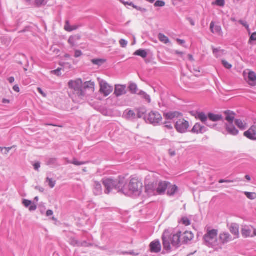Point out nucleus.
<instances>
[{
    "mask_svg": "<svg viewBox=\"0 0 256 256\" xmlns=\"http://www.w3.org/2000/svg\"><path fill=\"white\" fill-rule=\"evenodd\" d=\"M142 188L143 184L142 180L138 178H130L128 184H122L120 192L127 196H138L142 193Z\"/></svg>",
    "mask_w": 256,
    "mask_h": 256,
    "instance_id": "f257e3e1",
    "label": "nucleus"
},
{
    "mask_svg": "<svg viewBox=\"0 0 256 256\" xmlns=\"http://www.w3.org/2000/svg\"><path fill=\"white\" fill-rule=\"evenodd\" d=\"M68 85L70 90V96L73 101L78 102L84 100L86 93L82 89L83 82L80 78L70 80Z\"/></svg>",
    "mask_w": 256,
    "mask_h": 256,
    "instance_id": "f03ea898",
    "label": "nucleus"
},
{
    "mask_svg": "<svg viewBox=\"0 0 256 256\" xmlns=\"http://www.w3.org/2000/svg\"><path fill=\"white\" fill-rule=\"evenodd\" d=\"M179 238L178 231L172 232L170 230H164L162 236L164 249L170 252L172 250L171 246L178 248L180 246Z\"/></svg>",
    "mask_w": 256,
    "mask_h": 256,
    "instance_id": "7ed1b4c3",
    "label": "nucleus"
},
{
    "mask_svg": "<svg viewBox=\"0 0 256 256\" xmlns=\"http://www.w3.org/2000/svg\"><path fill=\"white\" fill-rule=\"evenodd\" d=\"M218 234V230H210L208 228L207 230L206 234L204 236V240L212 247L218 246L219 244L217 240Z\"/></svg>",
    "mask_w": 256,
    "mask_h": 256,
    "instance_id": "20e7f679",
    "label": "nucleus"
},
{
    "mask_svg": "<svg viewBox=\"0 0 256 256\" xmlns=\"http://www.w3.org/2000/svg\"><path fill=\"white\" fill-rule=\"evenodd\" d=\"M102 184L106 188V193L109 194L112 190L116 189L120 192L122 186V183L120 181L115 180L112 179H106L102 181Z\"/></svg>",
    "mask_w": 256,
    "mask_h": 256,
    "instance_id": "39448f33",
    "label": "nucleus"
},
{
    "mask_svg": "<svg viewBox=\"0 0 256 256\" xmlns=\"http://www.w3.org/2000/svg\"><path fill=\"white\" fill-rule=\"evenodd\" d=\"M100 92L104 96H108L113 92V88L105 81L101 80L100 83Z\"/></svg>",
    "mask_w": 256,
    "mask_h": 256,
    "instance_id": "423d86ee",
    "label": "nucleus"
},
{
    "mask_svg": "<svg viewBox=\"0 0 256 256\" xmlns=\"http://www.w3.org/2000/svg\"><path fill=\"white\" fill-rule=\"evenodd\" d=\"M178 234L180 246L182 244H188L194 238V234L192 232L188 230H186L184 232L178 231Z\"/></svg>",
    "mask_w": 256,
    "mask_h": 256,
    "instance_id": "0eeeda50",
    "label": "nucleus"
},
{
    "mask_svg": "<svg viewBox=\"0 0 256 256\" xmlns=\"http://www.w3.org/2000/svg\"><path fill=\"white\" fill-rule=\"evenodd\" d=\"M242 234L244 238H252L256 236V228L251 226H244L242 229Z\"/></svg>",
    "mask_w": 256,
    "mask_h": 256,
    "instance_id": "6e6552de",
    "label": "nucleus"
},
{
    "mask_svg": "<svg viewBox=\"0 0 256 256\" xmlns=\"http://www.w3.org/2000/svg\"><path fill=\"white\" fill-rule=\"evenodd\" d=\"M147 120L151 124H158L162 120V118L158 112L152 111L149 113Z\"/></svg>",
    "mask_w": 256,
    "mask_h": 256,
    "instance_id": "1a4fd4ad",
    "label": "nucleus"
},
{
    "mask_svg": "<svg viewBox=\"0 0 256 256\" xmlns=\"http://www.w3.org/2000/svg\"><path fill=\"white\" fill-rule=\"evenodd\" d=\"M189 126L188 122L184 120L180 119L178 120L176 124L175 128L176 130L180 133L185 132Z\"/></svg>",
    "mask_w": 256,
    "mask_h": 256,
    "instance_id": "9d476101",
    "label": "nucleus"
},
{
    "mask_svg": "<svg viewBox=\"0 0 256 256\" xmlns=\"http://www.w3.org/2000/svg\"><path fill=\"white\" fill-rule=\"evenodd\" d=\"M145 192L148 196H152L158 195L156 190V184L149 183L145 186Z\"/></svg>",
    "mask_w": 256,
    "mask_h": 256,
    "instance_id": "9b49d317",
    "label": "nucleus"
},
{
    "mask_svg": "<svg viewBox=\"0 0 256 256\" xmlns=\"http://www.w3.org/2000/svg\"><path fill=\"white\" fill-rule=\"evenodd\" d=\"M126 85L116 84L114 88V94L116 97L126 94Z\"/></svg>",
    "mask_w": 256,
    "mask_h": 256,
    "instance_id": "f8f14e48",
    "label": "nucleus"
},
{
    "mask_svg": "<svg viewBox=\"0 0 256 256\" xmlns=\"http://www.w3.org/2000/svg\"><path fill=\"white\" fill-rule=\"evenodd\" d=\"M244 136L252 140H256V126H252L244 133Z\"/></svg>",
    "mask_w": 256,
    "mask_h": 256,
    "instance_id": "ddd939ff",
    "label": "nucleus"
},
{
    "mask_svg": "<svg viewBox=\"0 0 256 256\" xmlns=\"http://www.w3.org/2000/svg\"><path fill=\"white\" fill-rule=\"evenodd\" d=\"M169 184L170 183L166 182H160L158 183V186H156V190L158 195L164 194L166 190L168 188Z\"/></svg>",
    "mask_w": 256,
    "mask_h": 256,
    "instance_id": "4468645a",
    "label": "nucleus"
},
{
    "mask_svg": "<svg viewBox=\"0 0 256 256\" xmlns=\"http://www.w3.org/2000/svg\"><path fill=\"white\" fill-rule=\"evenodd\" d=\"M224 127L227 133L230 135L236 136L239 133V131L234 125V123L226 124Z\"/></svg>",
    "mask_w": 256,
    "mask_h": 256,
    "instance_id": "2eb2a0df",
    "label": "nucleus"
},
{
    "mask_svg": "<svg viewBox=\"0 0 256 256\" xmlns=\"http://www.w3.org/2000/svg\"><path fill=\"white\" fill-rule=\"evenodd\" d=\"M225 116V120L228 123H234V122L236 114L230 110H226L223 112Z\"/></svg>",
    "mask_w": 256,
    "mask_h": 256,
    "instance_id": "dca6fc26",
    "label": "nucleus"
},
{
    "mask_svg": "<svg viewBox=\"0 0 256 256\" xmlns=\"http://www.w3.org/2000/svg\"><path fill=\"white\" fill-rule=\"evenodd\" d=\"M150 252H152L158 253L162 249L159 240L152 242L150 245Z\"/></svg>",
    "mask_w": 256,
    "mask_h": 256,
    "instance_id": "f3484780",
    "label": "nucleus"
},
{
    "mask_svg": "<svg viewBox=\"0 0 256 256\" xmlns=\"http://www.w3.org/2000/svg\"><path fill=\"white\" fill-rule=\"evenodd\" d=\"M181 116V114L178 112H168L164 114V118L166 120H172L174 118H178Z\"/></svg>",
    "mask_w": 256,
    "mask_h": 256,
    "instance_id": "a211bd4d",
    "label": "nucleus"
},
{
    "mask_svg": "<svg viewBox=\"0 0 256 256\" xmlns=\"http://www.w3.org/2000/svg\"><path fill=\"white\" fill-rule=\"evenodd\" d=\"M220 242L224 244L232 240L230 235L226 232H222L220 234L219 236Z\"/></svg>",
    "mask_w": 256,
    "mask_h": 256,
    "instance_id": "6ab92c4d",
    "label": "nucleus"
},
{
    "mask_svg": "<svg viewBox=\"0 0 256 256\" xmlns=\"http://www.w3.org/2000/svg\"><path fill=\"white\" fill-rule=\"evenodd\" d=\"M248 82L250 85L254 86L256 84V74L252 71H250L248 74Z\"/></svg>",
    "mask_w": 256,
    "mask_h": 256,
    "instance_id": "aec40b11",
    "label": "nucleus"
},
{
    "mask_svg": "<svg viewBox=\"0 0 256 256\" xmlns=\"http://www.w3.org/2000/svg\"><path fill=\"white\" fill-rule=\"evenodd\" d=\"M205 131V128L199 124H196L192 129V132L196 134H202Z\"/></svg>",
    "mask_w": 256,
    "mask_h": 256,
    "instance_id": "412c9836",
    "label": "nucleus"
},
{
    "mask_svg": "<svg viewBox=\"0 0 256 256\" xmlns=\"http://www.w3.org/2000/svg\"><path fill=\"white\" fill-rule=\"evenodd\" d=\"M83 90H86L87 89L91 90L92 92H94L95 90V84L94 82L91 81L86 82L83 83Z\"/></svg>",
    "mask_w": 256,
    "mask_h": 256,
    "instance_id": "4be33fe9",
    "label": "nucleus"
},
{
    "mask_svg": "<svg viewBox=\"0 0 256 256\" xmlns=\"http://www.w3.org/2000/svg\"><path fill=\"white\" fill-rule=\"evenodd\" d=\"M234 122L240 130H244L248 127L247 124L240 119H236Z\"/></svg>",
    "mask_w": 256,
    "mask_h": 256,
    "instance_id": "5701e85b",
    "label": "nucleus"
},
{
    "mask_svg": "<svg viewBox=\"0 0 256 256\" xmlns=\"http://www.w3.org/2000/svg\"><path fill=\"white\" fill-rule=\"evenodd\" d=\"M208 118L212 122H218L222 120V116L221 114L212 113H209L208 114Z\"/></svg>",
    "mask_w": 256,
    "mask_h": 256,
    "instance_id": "b1692460",
    "label": "nucleus"
},
{
    "mask_svg": "<svg viewBox=\"0 0 256 256\" xmlns=\"http://www.w3.org/2000/svg\"><path fill=\"white\" fill-rule=\"evenodd\" d=\"M167 188V194L170 196L174 195L178 190V188L176 185H172L169 186H168Z\"/></svg>",
    "mask_w": 256,
    "mask_h": 256,
    "instance_id": "393cba45",
    "label": "nucleus"
},
{
    "mask_svg": "<svg viewBox=\"0 0 256 256\" xmlns=\"http://www.w3.org/2000/svg\"><path fill=\"white\" fill-rule=\"evenodd\" d=\"M210 28L212 33L220 34L222 32V28L220 26H214V22L210 23Z\"/></svg>",
    "mask_w": 256,
    "mask_h": 256,
    "instance_id": "a878e982",
    "label": "nucleus"
},
{
    "mask_svg": "<svg viewBox=\"0 0 256 256\" xmlns=\"http://www.w3.org/2000/svg\"><path fill=\"white\" fill-rule=\"evenodd\" d=\"M230 232L234 235V238H238L239 236L238 228L236 226H232L230 228Z\"/></svg>",
    "mask_w": 256,
    "mask_h": 256,
    "instance_id": "bb28decb",
    "label": "nucleus"
},
{
    "mask_svg": "<svg viewBox=\"0 0 256 256\" xmlns=\"http://www.w3.org/2000/svg\"><path fill=\"white\" fill-rule=\"evenodd\" d=\"M179 222L186 226H189L191 224V221L190 219L186 216H183L182 218Z\"/></svg>",
    "mask_w": 256,
    "mask_h": 256,
    "instance_id": "cd10ccee",
    "label": "nucleus"
},
{
    "mask_svg": "<svg viewBox=\"0 0 256 256\" xmlns=\"http://www.w3.org/2000/svg\"><path fill=\"white\" fill-rule=\"evenodd\" d=\"M158 38L159 40L161 42H162L165 44H168V42H170L169 38L166 36L164 35V34H160L158 36Z\"/></svg>",
    "mask_w": 256,
    "mask_h": 256,
    "instance_id": "c85d7f7f",
    "label": "nucleus"
},
{
    "mask_svg": "<svg viewBox=\"0 0 256 256\" xmlns=\"http://www.w3.org/2000/svg\"><path fill=\"white\" fill-rule=\"evenodd\" d=\"M64 29L67 32H72L74 30L76 29V26H72L70 25V22L68 21H66L64 27Z\"/></svg>",
    "mask_w": 256,
    "mask_h": 256,
    "instance_id": "c756f323",
    "label": "nucleus"
},
{
    "mask_svg": "<svg viewBox=\"0 0 256 256\" xmlns=\"http://www.w3.org/2000/svg\"><path fill=\"white\" fill-rule=\"evenodd\" d=\"M134 54L145 58L147 56V52L144 50H138L134 52Z\"/></svg>",
    "mask_w": 256,
    "mask_h": 256,
    "instance_id": "7c9ffc66",
    "label": "nucleus"
},
{
    "mask_svg": "<svg viewBox=\"0 0 256 256\" xmlns=\"http://www.w3.org/2000/svg\"><path fill=\"white\" fill-rule=\"evenodd\" d=\"M128 88H129L130 91L132 94H136V92H138V87H137V86L135 84H134V83L130 84L128 86Z\"/></svg>",
    "mask_w": 256,
    "mask_h": 256,
    "instance_id": "2f4dec72",
    "label": "nucleus"
},
{
    "mask_svg": "<svg viewBox=\"0 0 256 256\" xmlns=\"http://www.w3.org/2000/svg\"><path fill=\"white\" fill-rule=\"evenodd\" d=\"M91 62L94 64L100 66L104 64L106 60L103 59H93Z\"/></svg>",
    "mask_w": 256,
    "mask_h": 256,
    "instance_id": "473e14b6",
    "label": "nucleus"
},
{
    "mask_svg": "<svg viewBox=\"0 0 256 256\" xmlns=\"http://www.w3.org/2000/svg\"><path fill=\"white\" fill-rule=\"evenodd\" d=\"M244 194L250 200H254L256 198V193L250 192H244Z\"/></svg>",
    "mask_w": 256,
    "mask_h": 256,
    "instance_id": "72a5a7b5",
    "label": "nucleus"
},
{
    "mask_svg": "<svg viewBox=\"0 0 256 256\" xmlns=\"http://www.w3.org/2000/svg\"><path fill=\"white\" fill-rule=\"evenodd\" d=\"M46 180L48 182V186L50 188H54L56 184V180H54L52 178H47Z\"/></svg>",
    "mask_w": 256,
    "mask_h": 256,
    "instance_id": "f704fd0d",
    "label": "nucleus"
},
{
    "mask_svg": "<svg viewBox=\"0 0 256 256\" xmlns=\"http://www.w3.org/2000/svg\"><path fill=\"white\" fill-rule=\"evenodd\" d=\"M198 118L202 122H205L206 121L208 116H207L204 112H200L198 114Z\"/></svg>",
    "mask_w": 256,
    "mask_h": 256,
    "instance_id": "c9c22d12",
    "label": "nucleus"
},
{
    "mask_svg": "<svg viewBox=\"0 0 256 256\" xmlns=\"http://www.w3.org/2000/svg\"><path fill=\"white\" fill-rule=\"evenodd\" d=\"M68 162L74 164L76 166H80L86 164V162H78L76 159H74L72 161H68Z\"/></svg>",
    "mask_w": 256,
    "mask_h": 256,
    "instance_id": "e433bc0d",
    "label": "nucleus"
},
{
    "mask_svg": "<svg viewBox=\"0 0 256 256\" xmlns=\"http://www.w3.org/2000/svg\"><path fill=\"white\" fill-rule=\"evenodd\" d=\"M222 62L224 66L226 69L230 70L232 68V64H230L226 60H222Z\"/></svg>",
    "mask_w": 256,
    "mask_h": 256,
    "instance_id": "4c0bfd02",
    "label": "nucleus"
},
{
    "mask_svg": "<svg viewBox=\"0 0 256 256\" xmlns=\"http://www.w3.org/2000/svg\"><path fill=\"white\" fill-rule=\"evenodd\" d=\"M140 94L144 98L146 102H148V103L150 102V96L146 94L143 92H140Z\"/></svg>",
    "mask_w": 256,
    "mask_h": 256,
    "instance_id": "58836bf2",
    "label": "nucleus"
},
{
    "mask_svg": "<svg viewBox=\"0 0 256 256\" xmlns=\"http://www.w3.org/2000/svg\"><path fill=\"white\" fill-rule=\"evenodd\" d=\"M212 4L220 6H224L225 4V2L224 0H216L215 2H212Z\"/></svg>",
    "mask_w": 256,
    "mask_h": 256,
    "instance_id": "ea45409f",
    "label": "nucleus"
},
{
    "mask_svg": "<svg viewBox=\"0 0 256 256\" xmlns=\"http://www.w3.org/2000/svg\"><path fill=\"white\" fill-rule=\"evenodd\" d=\"M165 5V2L162 0H157L154 4L155 7H163Z\"/></svg>",
    "mask_w": 256,
    "mask_h": 256,
    "instance_id": "a19ab883",
    "label": "nucleus"
},
{
    "mask_svg": "<svg viewBox=\"0 0 256 256\" xmlns=\"http://www.w3.org/2000/svg\"><path fill=\"white\" fill-rule=\"evenodd\" d=\"M223 50H220L217 48L213 49V53L215 54L216 58H218L221 56L220 54L222 53Z\"/></svg>",
    "mask_w": 256,
    "mask_h": 256,
    "instance_id": "79ce46f5",
    "label": "nucleus"
},
{
    "mask_svg": "<svg viewBox=\"0 0 256 256\" xmlns=\"http://www.w3.org/2000/svg\"><path fill=\"white\" fill-rule=\"evenodd\" d=\"M174 54H176L178 56L183 60H184V52L176 50L174 51Z\"/></svg>",
    "mask_w": 256,
    "mask_h": 256,
    "instance_id": "37998d69",
    "label": "nucleus"
},
{
    "mask_svg": "<svg viewBox=\"0 0 256 256\" xmlns=\"http://www.w3.org/2000/svg\"><path fill=\"white\" fill-rule=\"evenodd\" d=\"M32 202L30 200H24L22 201L23 204L26 207L28 208L32 204Z\"/></svg>",
    "mask_w": 256,
    "mask_h": 256,
    "instance_id": "c03bdc74",
    "label": "nucleus"
},
{
    "mask_svg": "<svg viewBox=\"0 0 256 256\" xmlns=\"http://www.w3.org/2000/svg\"><path fill=\"white\" fill-rule=\"evenodd\" d=\"M68 43L72 46H74L75 45V38L74 37L71 36L70 38Z\"/></svg>",
    "mask_w": 256,
    "mask_h": 256,
    "instance_id": "a18cd8bd",
    "label": "nucleus"
},
{
    "mask_svg": "<svg viewBox=\"0 0 256 256\" xmlns=\"http://www.w3.org/2000/svg\"><path fill=\"white\" fill-rule=\"evenodd\" d=\"M120 44L122 48H125L128 44V42L124 40H121L120 41Z\"/></svg>",
    "mask_w": 256,
    "mask_h": 256,
    "instance_id": "49530a36",
    "label": "nucleus"
},
{
    "mask_svg": "<svg viewBox=\"0 0 256 256\" xmlns=\"http://www.w3.org/2000/svg\"><path fill=\"white\" fill-rule=\"evenodd\" d=\"M38 90L39 92V93L43 97L46 98V94L42 90V89L40 88H38Z\"/></svg>",
    "mask_w": 256,
    "mask_h": 256,
    "instance_id": "de8ad7c7",
    "label": "nucleus"
},
{
    "mask_svg": "<svg viewBox=\"0 0 256 256\" xmlns=\"http://www.w3.org/2000/svg\"><path fill=\"white\" fill-rule=\"evenodd\" d=\"M82 55V52L80 50H76L75 51L74 56L76 58H78V57Z\"/></svg>",
    "mask_w": 256,
    "mask_h": 256,
    "instance_id": "09e8293b",
    "label": "nucleus"
},
{
    "mask_svg": "<svg viewBox=\"0 0 256 256\" xmlns=\"http://www.w3.org/2000/svg\"><path fill=\"white\" fill-rule=\"evenodd\" d=\"M40 164L39 162H36L34 164V169L36 170H38V168H40Z\"/></svg>",
    "mask_w": 256,
    "mask_h": 256,
    "instance_id": "8fccbe9b",
    "label": "nucleus"
},
{
    "mask_svg": "<svg viewBox=\"0 0 256 256\" xmlns=\"http://www.w3.org/2000/svg\"><path fill=\"white\" fill-rule=\"evenodd\" d=\"M233 182H234V181L232 180H220L218 182L220 184H222V183H224V182L232 183Z\"/></svg>",
    "mask_w": 256,
    "mask_h": 256,
    "instance_id": "3c124183",
    "label": "nucleus"
},
{
    "mask_svg": "<svg viewBox=\"0 0 256 256\" xmlns=\"http://www.w3.org/2000/svg\"><path fill=\"white\" fill-rule=\"evenodd\" d=\"M168 153H169V154L172 156H176V151L173 149H170L168 151Z\"/></svg>",
    "mask_w": 256,
    "mask_h": 256,
    "instance_id": "603ef678",
    "label": "nucleus"
},
{
    "mask_svg": "<svg viewBox=\"0 0 256 256\" xmlns=\"http://www.w3.org/2000/svg\"><path fill=\"white\" fill-rule=\"evenodd\" d=\"M122 4L126 6V5H128V6H132L133 8H136V6H135L132 2H122Z\"/></svg>",
    "mask_w": 256,
    "mask_h": 256,
    "instance_id": "864d4df0",
    "label": "nucleus"
},
{
    "mask_svg": "<svg viewBox=\"0 0 256 256\" xmlns=\"http://www.w3.org/2000/svg\"><path fill=\"white\" fill-rule=\"evenodd\" d=\"M95 186H96V188L97 190H102V186L100 183L96 182Z\"/></svg>",
    "mask_w": 256,
    "mask_h": 256,
    "instance_id": "5fc2aeb1",
    "label": "nucleus"
},
{
    "mask_svg": "<svg viewBox=\"0 0 256 256\" xmlns=\"http://www.w3.org/2000/svg\"><path fill=\"white\" fill-rule=\"evenodd\" d=\"M239 22L245 26L246 28H248V25L246 24V22H243L242 20H239Z\"/></svg>",
    "mask_w": 256,
    "mask_h": 256,
    "instance_id": "6e6d98bb",
    "label": "nucleus"
},
{
    "mask_svg": "<svg viewBox=\"0 0 256 256\" xmlns=\"http://www.w3.org/2000/svg\"><path fill=\"white\" fill-rule=\"evenodd\" d=\"M60 69H58V70L52 71V72L54 74L57 75V76H60Z\"/></svg>",
    "mask_w": 256,
    "mask_h": 256,
    "instance_id": "4d7b16f0",
    "label": "nucleus"
},
{
    "mask_svg": "<svg viewBox=\"0 0 256 256\" xmlns=\"http://www.w3.org/2000/svg\"><path fill=\"white\" fill-rule=\"evenodd\" d=\"M13 90H14L15 92H20V88H19V86H18V85H15V86H13Z\"/></svg>",
    "mask_w": 256,
    "mask_h": 256,
    "instance_id": "13d9d810",
    "label": "nucleus"
},
{
    "mask_svg": "<svg viewBox=\"0 0 256 256\" xmlns=\"http://www.w3.org/2000/svg\"><path fill=\"white\" fill-rule=\"evenodd\" d=\"M36 209V206L34 204H33V205H30V207L29 208V210L30 211H32V210H34Z\"/></svg>",
    "mask_w": 256,
    "mask_h": 256,
    "instance_id": "bf43d9fd",
    "label": "nucleus"
},
{
    "mask_svg": "<svg viewBox=\"0 0 256 256\" xmlns=\"http://www.w3.org/2000/svg\"><path fill=\"white\" fill-rule=\"evenodd\" d=\"M176 40L180 44H183L185 43V41L183 40L177 38Z\"/></svg>",
    "mask_w": 256,
    "mask_h": 256,
    "instance_id": "052dcab7",
    "label": "nucleus"
},
{
    "mask_svg": "<svg viewBox=\"0 0 256 256\" xmlns=\"http://www.w3.org/2000/svg\"><path fill=\"white\" fill-rule=\"evenodd\" d=\"M8 81L10 83L12 84L14 82V77H10L8 78Z\"/></svg>",
    "mask_w": 256,
    "mask_h": 256,
    "instance_id": "680f3d73",
    "label": "nucleus"
},
{
    "mask_svg": "<svg viewBox=\"0 0 256 256\" xmlns=\"http://www.w3.org/2000/svg\"><path fill=\"white\" fill-rule=\"evenodd\" d=\"M53 214V212L52 210H48L46 212V216H50Z\"/></svg>",
    "mask_w": 256,
    "mask_h": 256,
    "instance_id": "e2e57ef3",
    "label": "nucleus"
},
{
    "mask_svg": "<svg viewBox=\"0 0 256 256\" xmlns=\"http://www.w3.org/2000/svg\"><path fill=\"white\" fill-rule=\"evenodd\" d=\"M188 58L189 60L192 62H194V58L192 54H188Z\"/></svg>",
    "mask_w": 256,
    "mask_h": 256,
    "instance_id": "0e129e2a",
    "label": "nucleus"
},
{
    "mask_svg": "<svg viewBox=\"0 0 256 256\" xmlns=\"http://www.w3.org/2000/svg\"><path fill=\"white\" fill-rule=\"evenodd\" d=\"M3 104H10V100L6 98H4L2 101Z\"/></svg>",
    "mask_w": 256,
    "mask_h": 256,
    "instance_id": "69168bd1",
    "label": "nucleus"
},
{
    "mask_svg": "<svg viewBox=\"0 0 256 256\" xmlns=\"http://www.w3.org/2000/svg\"><path fill=\"white\" fill-rule=\"evenodd\" d=\"M245 178H246V180H247L248 181H250V180H251L250 176H248V175H246V176H245Z\"/></svg>",
    "mask_w": 256,
    "mask_h": 256,
    "instance_id": "338daca9",
    "label": "nucleus"
},
{
    "mask_svg": "<svg viewBox=\"0 0 256 256\" xmlns=\"http://www.w3.org/2000/svg\"><path fill=\"white\" fill-rule=\"evenodd\" d=\"M12 147L11 148H4L6 151L7 152H8L9 151L12 149Z\"/></svg>",
    "mask_w": 256,
    "mask_h": 256,
    "instance_id": "774afa93",
    "label": "nucleus"
}]
</instances>
